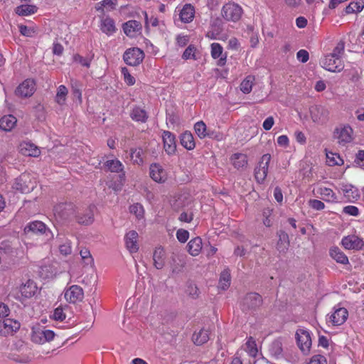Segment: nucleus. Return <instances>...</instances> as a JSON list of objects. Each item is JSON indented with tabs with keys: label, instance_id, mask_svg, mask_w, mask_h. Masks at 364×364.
<instances>
[{
	"label": "nucleus",
	"instance_id": "2eb2a0df",
	"mask_svg": "<svg viewBox=\"0 0 364 364\" xmlns=\"http://www.w3.org/2000/svg\"><path fill=\"white\" fill-rule=\"evenodd\" d=\"M164 148L168 154H173L176 150L175 136L168 131H164L163 134Z\"/></svg>",
	"mask_w": 364,
	"mask_h": 364
},
{
	"label": "nucleus",
	"instance_id": "e2e57ef3",
	"mask_svg": "<svg viewBox=\"0 0 364 364\" xmlns=\"http://www.w3.org/2000/svg\"><path fill=\"white\" fill-rule=\"evenodd\" d=\"M53 318L56 321H63L65 318V314L63 311V309L60 306L56 308L53 312Z\"/></svg>",
	"mask_w": 364,
	"mask_h": 364
},
{
	"label": "nucleus",
	"instance_id": "5701e85b",
	"mask_svg": "<svg viewBox=\"0 0 364 364\" xmlns=\"http://www.w3.org/2000/svg\"><path fill=\"white\" fill-rule=\"evenodd\" d=\"M137 238L138 233L134 230L129 231L128 233H127L125 236V242L127 248L131 252H136L139 250Z\"/></svg>",
	"mask_w": 364,
	"mask_h": 364
},
{
	"label": "nucleus",
	"instance_id": "69168bd1",
	"mask_svg": "<svg viewBox=\"0 0 364 364\" xmlns=\"http://www.w3.org/2000/svg\"><path fill=\"white\" fill-rule=\"evenodd\" d=\"M309 204L312 208L318 210H323L325 207V205L323 202L316 199L310 200L309 201Z\"/></svg>",
	"mask_w": 364,
	"mask_h": 364
},
{
	"label": "nucleus",
	"instance_id": "dca6fc26",
	"mask_svg": "<svg viewBox=\"0 0 364 364\" xmlns=\"http://www.w3.org/2000/svg\"><path fill=\"white\" fill-rule=\"evenodd\" d=\"M311 116L314 122L323 123L328 119V111L322 106H314L310 109Z\"/></svg>",
	"mask_w": 364,
	"mask_h": 364
},
{
	"label": "nucleus",
	"instance_id": "864d4df0",
	"mask_svg": "<svg viewBox=\"0 0 364 364\" xmlns=\"http://www.w3.org/2000/svg\"><path fill=\"white\" fill-rule=\"evenodd\" d=\"M80 255L87 264H91L93 263V258L92 257L90 252L88 249H82L80 252Z\"/></svg>",
	"mask_w": 364,
	"mask_h": 364
},
{
	"label": "nucleus",
	"instance_id": "7ed1b4c3",
	"mask_svg": "<svg viewBox=\"0 0 364 364\" xmlns=\"http://www.w3.org/2000/svg\"><path fill=\"white\" fill-rule=\"evenodd\" d=\"M35 183L30 173H23L16 178L13 188L21 193H27L34 188Z\"/></svg>",
	"mask_w": 364,
	"mask_h": 364
},
{
	"label": "nucleus",
	"instance_id": "20e7f679",
	"mask_svg": "<svg viewBox=\"0 0 364 364\" xmlns=\"http://www.w3.org/2000/svg\"><path fill=\"white\" fill-rule=\"evenodd\" d=\"M242 8L235 3H228L222 9L221 14L226 21H237L242 16Z\"/></svg>",
	"mask_w": 364,
	"mask_h": 364
},
{
	"label": "nucleus",
	"instance_id": "7c9ffc66",
	"mask_svg": "<svg viewBox=\"0 0 364 364\" xmlns=\"http://www.w3.org/2000/svg\"><path fill=\"white\" fill-rule=\"evenodd\" d=\"M130 117L133 120L140 122H146L148 119L146 112L139 107L133 108L130 113Z\"/></svg>",
	"mask_w": 364,
	"mask_h": 364
},
{
	"label": "nucleus",
	"instance_id": "b1692460",
	"mask_svg": "<svg viewBox=\"0 0 364 364\" xmlns=\"http://www.w3.org/2000/svg\"><path fill=\"white\" fill-rule=\"evenodd\" d=\"M141 29V23L135 20L129 21L123 24L124 32L129 37H134L136 33L139 31Z\"/></svg>",
	"mask_w": 364,
	"mask_h": 364
},
{
	"label": "nucleus",
	"instance_id": "774afa93",
	"mask_svg": "<svg viewBox=\"0 0 364 364\" xmlns=\"http://www.w3.org/2000/svg\"><path fill=\"white\" fill-rule=\"evenodd\" d=\"M355 163L359 166H364V150H360L355 155Z\"/></svg>",
	"mask_w": 364,
	"mask_h": 364
},
{
	"label": "nucleus",
	"instance_id": "8fccbe9b",
	"mask_svg": "<svg viewBox=\"0 0 364 364\" xmlns=\"http://www.w3.org/2000/svg\"><path fill=\"white\" fill-rule=\"evenodd\" d=\"M43 333V329L38 328L37 330H34L31 336L32 341L36 343H44V336Z\"/></svg>",
	"mask_w": 364,
	"mask_h": 364
},
{
	"label": "nucleus",
	"instance_id": "412c9836",
	"mask_svg": "<svg viewBox=\"0 0 364 364\" xmlns=\"http://www.w3.org/2000/svg\"><path fill=\"white\" fill-rule=\"evenodd\" d=\"M348 313L345 308H338L331 316L330 320L335 326L343 324L347 319Z\"/></svg>",
	"mask_w": 364,
	"mask_h": 364
},
{
	"label": "nucleus",
	"instance_id": "f8f14e48",
	"mask_svg": "<svg viewBox=\"0 0 364 364\" xmlns=\"http://www.w3.org/2000/svg\"><path fill=\"white\" fill-rule=\"evenodd\" d=\"M95 208V205H89L82 212H79L76 215L77 223L84 225L92 224L94 221Z\"/></svg>",
	"mask_w": 364,
	"mask_h": 364
},
{
	"label": "nucleus",
	"instance_id": "f704fd0d",
	"mask_svg": "<svg viewBox=\"0 0 364 364\" xmlns=\"http://www.w3.org/2000/svg\"><path fill=\"white\" fill-rule=\"evenodd\" d=\"M181 145L188 150H192L195 147L193 136L191 132H186L181 136Z\"/></svg>",
	"mask_w": 364,
	"mask_h": 364
},
{
	"label": "nucleus",
	"instance_id": "2f4dec72",
	"mask_svg": "<svg viewBox=\"0 0 364 364\" xmlns=\"http://www.w3.org/2000/svg\"><path fill=\"white\" fill-rule=\"evenodd\" d=\"M16 119L13 115H6L0 119V129L4 131H10L16 124Z\"/></svg>",
	"mask_w": 364,
	"mask_h": 364
},
{
	"label": "nucleus",
	"instance_id": "bb28decb",
	"mask_svg": "<svg viewBox=\"0 0 364 364\" xmlns=\"http://www.w3.org/2000/svg\"><path fill=\"white\" fill-rule=\"evenodd\" d=\"M269 353L277 359L283 357V345L280 339L274 341L269 348Z\"/></svg>",
	"mask_w": 364,
	"mask_h": 364
},
{
	"label": "nucleus",
	"instance_id": "ddd939ff",
	"mask_svg": "<svg viewBox=\"0 0 364 364\" xmlns=\"http://www.w3.org/2000/svg\"><path fill=\"white\" fill-rule=\"evenodd\" d=\"M35 90V84L33 80H26L20 84L15 90L16 95L22 97H31Z\"/></svg>",
	"mask_w": 364,
	"mask_h": 364
},
{
	"label": "nucleus",
	"instance_id": "5fc2aeb1",
	"mask_svg": "<svg viewBox=\"0 0 364 364\" xmlns=\"http://www.w3.org/2000/svg\"><path fill=\"white\" fill-rule=\"evenodd\" d=\"M246 346L250 354L255 355L257 353V348L256 347L255 341L252 337H250L246 343Z\"/></svg>",
	"mask_w": 364,
	"mask_h": 364
},
{
	"label": "nucleus",
	"instance_id": "0eeeda50",
	"mask_svg": "<svg viewBox=\"0 0 364 364\" xmlns=\"http://www.w3.org/2000/svg\"><path fill=\"white\" fill-rule=\"evenodd\" d=\"M296 338L299 348L304 353L308 354L311 346V338L309 333L304 329H298Z\"/></svg>",
	"mask_w": 364,
	"mask_h": 364
},
{
	"label": "nucleus",
	"instance_id": "4468645a",
	"mask_svg": "<svg viewBox=\"0 0 364 364\" xmlns=\"http://www.w3.org/2000/svg\"><path fill=\"white\" fill-rule=\"evenodd\" d=\"M341 243L348 250H360L364 245L363 240L354 235L343 237Z\"/></svg>",
	"mask_w": 364,
	"mask_h": 364
},
{
	"label": "nucleus",
	"instance_id": "c9c22d12",
	"mask_svg": "<svg viewBox=\"0 0 364 364\" xmlns=\"http://www.w3.org/2000/svg\"><path fill=\"white\" fill-rule=\"evenodd\" d=\"M231 159L232 161L233 166L236 168H243L247 164V156L244 154H234L232 156Z\"/></svg>",
	"mask_w": 364,
	"mask_h": 364
},
{
	"label": "nucleus",
	"instance_id": "9b49d317",
	"mask_svg": "<svg viewBox=\"0 0 364 364\" xmlns=\"http://www.w3.org/2000/svg\"><path fill=\"white\" fill-rule=\"evenodd\" d=\"M65 299L73 304L82 301L84 292L82 288L78 285H72L65 292Z\"/></svg>",
	"mask_w": 364,
	"mask_h": 364
},
{
	"label": "nucleus",
	"instance_id": "58836bf2",
	"mask_svg": "<svg viewBox=\"0 0 364 364\" xmlns=\"http://www.w3.org/2000/svg\"><path fill=\"white\" fill-rule=\"evenodd\" d=\"M36 11L37 7L34 5H21L16 9V13L19 16H28Z\"/></svg>",
	"mask_w": 364,
	"mask_h": 364
},
{
	"label": "nucleus",
	"instance_id": "0e129e2a",
	"mask_svg": "<svg viewBox=\"0 0 364 364\" xmlns=\"http://www.w3.org/2000/svg\"><path fill=\"white\" fill-rule=\"evenodd\" d=\"M297 59L301 63H306L309 59V54L306 50H300L296 53Z\"/></svg>",
	"mask_w": 364,
	"mask_h": 364
},
{
	"label": "nucleus",
	"instance_id": "6e6552de",
	"mask_svg": "<svg viewBox=\"0 0 364 364\" xmlns=\"http://www.w3.org/2000/svg\"><path fill=\"white\" fill-rule=\"evenodd\" d=\"M321 64L323 68L333 73H339L344 68V64L341 58L330 55L325 56L321 61Z\"/></svg>",
	"mask_w": 364,
	"mask_h": 364
},
{
	"label": "nucleus",
	"instance_id": "a211bd4d",
	"mask_svg": "<svg viewBox=\"0 0 364 364\" xmlns=\"http://www.w3.org/2000/svg\"><path fill=\"white\" fill-rule=\"evenodd\" d=\"M150 177L156 182L164 183L166 180L165 170L158 164H153L150 166Z\"/></svg>",
	"mask_w": 364,
	"mask_h": 364
},
{
	"label": "nucleus",
	"instance_id": "c756f323",
	"mask_svg": "<svg viewBox=\"0 0 364 364\" xmlns=\"http://www.w3.org/2000/svg\"><path fill=\"white\" fill-rule=\"evenodd\" d=\"M194 8L191 4H186L180 13V18L183 22L188 23L194 16Z\"/></svg>",
	"mask_w": 364,
	"mask_h": 364
},
{
	"label": "nucleus",
	"instance_id": "c03bdc74",
	"mask_svg": "<svg viewBox=\"0 0 364 364\" xmlns=\"http://www.w3.org/2000/svg\"><path fill=\"white\" fill-rule=\"evenodd\" d=\"M144 154L143 149L141 148H135L131 149L130 156L134 163L140 164L143 163V157Z\"/></svg>",
	"mask_w": 364,
	"mask_h": 364
},
{
	"label": "nucleus",
	"instance_id": "09e8293b",
	"mask_svg": "<svg viewBox=\"0 0 364 364\" xmlns=\"http://www.w3.org/2000/svg\"><path fill=\"white\" fill-rule=\"evenodd\" d=\"M210 25L213 29V32L211 33L212 36H213L214 32H215L216 34H218L223 30V21L220 17L213 18L211 21Z\"/></svg>",
	"mask_w": 364,
	"mask_h": 364
},
{
	"label": "nucleus",
	"instance_id": "49530a36",
	"mask_svg": "<svg viewBox=\"0 0 364 364\" xmlns=\"http://www.w3.org/2000/svg\"><path fill=\"white\" fill-rule=\"evenodd\" d=\"M68 94V89L64 85H60L58 88L56 97H55V101L59 105H63L65 101V97Z\"/></svg>",
	"mask_w": 364,
	"mask_h": 364
},
{
	"label": "nucleus",
	"instance_id": "f03ea898",
	"mask_svg": "<svg viewBox=\"0 0 364 364\" xmlns=\"http://www.w3.org/2000/svg\"><path fill=\"white\" fill-rule=\"evenodd\" d=\"M54 215L57 220L66 221L75 215V205L72 203H61L54 208Z\"/></svg>",
	"mask_w": 364,
	"mask_h": 364
},
{
	"label": "nucleus",
	"instance_id": "72a5a7b5",
	"mask_svg": "<svg viewBox=\"0 0 364 364\" xmlns=\"http://www.w3.org/2000/svg\"><path fill=\"white\" fill-rule=\"evenodd\" d=\"M223 47L217 43H213L211 45V55L213 58L219 59V65H223L225 63L226 56L223 57Z\"/></svg>",
	"mask_w": 364,
	"mask_h": 364
},
{
	"label": "nucleus",
	"instance_id": "6ab92c4d",
	"mask_svg": "<svg viewBox=\"0 0 364 364\" xmlns=\"http://www.w3.org/2000/svg\"><path fill=\"white\" fill-rule=\"evenodd\" d=\"M19 151L24 156L36 157L38 156L41 151L33 143L29 141H23L19 145Z\"/></svg>",
	"mask_w": 364,
	"mask_h": 364
},
{
	"label": "nucleus",
	"instance_id": "c85d7f7f",
	"mask_svg": "<svg viewBox=\"0 0 364 364\" xmlns=\"http://www.w3.org/2000/svg\"><path fill=\"white\" fill-rule=\"evenodd\" d=\"M330 256L338 263L343 264H348L347 256L337 247H332L330 250Z\"/></svg>",
	"mask_w": 364,
	"mask_h": 364
},
{
	"label": "nucleus",
	"instance_id": "ea45409f",
	"mask_svg": "<svg viewBox=\"0 0 364 364\" xmlns=\"http://www.w3.org/2000/svg\"><path fill=\"white\" fill-rule=\"evenodd\" d=\"M230 285V274L228 269H225L220 274L219 280V288L223 290L227 289Z\"/></svg>",
	"mask_w": 364,
	"mask_h": 364
},
{
	"label": "nucleus",
	"instance_id": "9d476101",
	"mask_svg": "<svg viewBox=\"0 0 364 364\" xmlns=\"http://www.w3.org/2000/svg\"><path fill=\"white\" fill-rule=\"evenodd\" d=\"M24 230L26 232H31L35 234H44L48 237V239L53 237V232L46 228V225L43 222L38 220L28 223L26 226Z\"/></svg>",
	"mask_w": 364,
	"mask_h": 364
},
{
	"label": "nucleus",
	"instance_id": "603ef678",
	"mask_svg": "<svg viewBox=\"0 0 364 364\" xmlns=\"http://www.w3.org/2000/svg\"><path fill=\"white\" fill-rule=\"evenodd\" d=\"M130 213L134 214L136 218H140L143 217L144 208L139 203L134 204L129 208Z\"/></svg>",
	"mask_w": 364,
	"mask_h": 364
},
{
	"label": "nucleus",
	"instance_id": "39448f33",
	"mask_svg": "<svg viewBox=\"0 0 364 364\" xmlns=\"http://www.w3.org/2000/svg\"><path fill=\"white\" fill-rule=\"evenodd\" d=\"M271 160V155L269 154H264L258 166L255 168V177L257 183H262L267 175L269 164Z\"/></svg>",
	"mask_w": 364,
	"mask_h": 364
},
{
	"label": "nucleus",
	"instance_id": "bf43d9fd",
	"mask_svg": "<svg viewBox=\"0 0 364 364\" xmlns=\"http://www.w3.org/2000/svg\"><path fill=\"white\" fill-rule=\"evenodd\" d=\"M73 58L75 62H77L82 65L85 66L87 68L90 67V61L92 60V58H84L80 55L79 54L75 55Z\"/></svg>",
	"mask_w": 364,
	"mask_h": 364
},
{
	"label": "nucleus",
	"instance_id": "052dcab7",
	"mask_svg": "<svg viewBox=\"0 0 364 364\" xmlns=\"http://www.w3.org/2000/svg\"><path fill=\"white\" fill-rule=\"evenodd\" d=\"M81 85L77 82H72V91L75 97L77 98L80 101H81Z\"/></svg>",
	"mask_w": 364,
	"mask_h": 364
},
{
	"label": "nucleus",
	"instance_id": "a18cd8bd",
	"mask_svg": "<svg viewBox=\"0 0 364 364\" xmlns=\"http://www.w3.org/2000/svg\"><path fill=\"white\" fill-rule=\"evenodd\" d=\"M105 166L112 172H119L122 171V164L119 160H109L105 163Z\"/></svg>",
	"mask_w": 364,
	"mask_h": 364
},
{
	"label": "nucleus",
	"instance_id": "473e14b6",
	"mask_svg": "<svg viewBox=\"0 0 364 364\" xmlns=\"http://www.w3.org/2000/svg\"><path fill=\"white\" fill-rule=\"evenodd\" d=\"M3 325H6L5 330L2 332L4 336L17 331L21 326L18 321L11 318H5V323H3Z\"/></svg>",
	"mask_w": 364,
	"mask_h": 364
},
{
	"label": "nucleus",
	"instance_id": "4d7b16f0",
	"mask_svg": "<svg viewBox=\"0 0 364 364\" xmlns=\"http://www.w3.org/2000/svg\"><path fill=\"white\" fill-rule=\"evenodd\" d=\"M344 43L343 41H340L334 48L333 53L329 55L333 57L340 58L341 55L344 52Z\"/></svg>",
	"mask_w": 364,
	"mask_h": 364
},
{
	"label": "nucleus",
	"instance_id": "37998d69",
	"mask_svg": "<svg viewBox=\"0 0 364 364\" xmlns=\"http://www.w3.org/2000/svg\"><path fill=\"white\" fill-rule=\"evenodd\" d=\"M254 80V76L248 75L240 84L241 91L245 94L250 93L252 90Z\"/></svg>",
	"mask_w": 364,
	"mask_h": 364
},
{
	"label": "nucleus",
	"instance_id": "4c0bfd02",
	"mask_svg": "<svg viewBox=\"0 0 364 364\" xmlns=\"http://www.w3.org/2000/svg\"><path fill=\"white\" fill-rule=\"evenodd\" d=\"M194 129L196 133L200 139H203L205 136L213 137V132H208L206 125L203 121H200L196 123Z\"/></svg>",
	"mask_w": 364,
	"mask_h": 364
},
{
	"label": "nucleus",
	"instance_id": "423d86ee",
	"mask_svg": "<svg viewBox=\"0 0 364 364\" xmlns=\"http://www.w3.org/2000/svg\"><path fill=\"white\" fill-rule=\"evenodd\" d=\"M144 58V52L138 48H129L127 50L123 55L124 62L128 65L131 66L139 65L143 61Z\"/></svg>",
	"mask_w": 364,
	"mask_h": 364
},
{
	"label": "nucleus",
	"instance_id": "de8ad7c7",
	"mask_svg": "<svg viewBox=\"0 0 364 364\" xmlns=\"http://www.w3.org/2000/svg\"><path fill=\"white\" fill-rule=\"evenodd\" d=\"M326 158L329 166H341L343 164V159L338 155L334 154L333 153H327Z\"/></svg>",
	"mask_w": 364,
	"mask_h": 364
},
{
	"label": "nucleus",
	"instance_id": "6e6d98bb",
	"mask_svg": "<svg viewBox=\"0 0 364 364\" xmlns=\"http://www.w3.org/2000/svg\"><path fill=\"white\" fill-rule=\"evenodd\" d=\"M196 48L193 45H190L186 50L185 51L183 52V59H196V56H195V51H196Z\"/></svg>",
	"mask_w": 364,
	"mask_h": 364
},
{
	"label": "nucleus",
	"instance_id": "aec40b11",
	"mask_svg": "<svg viewBox=\"0 0 364 364\" xmlns=\"http://www.w3.org/2000/svg\"><path fill=\"white\" fill-rule=\"evenodd\" d=\"M171 272L173 275L178 274L183 271L186 262L179 256L173 255L169 261Z\"/></svg>",
	"mask_w": 364,
	"mask_h": 364
},
{
	"label": "nucleus",
	"instance_id": "3c124183",
	"mask_svg": "<svg viewBox=\"0 0 364 364\" xmlns=\"http://www.w3.org/2000/svg\"><path fill=\"white\" fill-rule=\"evenodd\" d=\"M186 293L193 299H196L199 296V289L196 284L189 283L187 286Z\"/></svg>",
	"mask_w": 364,
	"mask_h": 364
},
{
	"label": "nucleus",
	"instance_id": "f3484780",
	"mask_svg": "<svg viewBox=\"0 0 364 364\" xmlns=\"http://www.w3.org/2000/svg\"><path fill=\"white\" fill-rule=\"evenodd\" d=\"M341 189L349 202L357 200L360 198L358 189L351 184L342 183L341 184Z\"/></svg>",
	"mask_w": 364,
	"mask_h": 364
},
{
	"label": "nucleus",
	"instance_id": "4be33fe9",
	"mask_svg": "<svg viewBox=\"0 0 364 364\" xmlns=\"http://www.w3.org/2000/svg\"><path fill=\"white\" fill-rule=\"evenodd\" d=\"M37 286L36 283L28 279L25 284H23L20 287V291L21 295L27 299L31 298L35 295L37 291Z\"/></svg>",
	"mask_w": 364,
	"mask_h": 364
},
{
	"label": "nucleus",
	"instance_id": "13d9d810",
	"mask_svg": "<svg viewBox=\"0 0 364 364\" xmlns=\"http://www.w3.org/2000/svg\"><path fill=\"white\" fill-rule=\"evenodd\" d=\"M176 237L179 242L184 243L189 237V232L186 230L179 229L176 232Z\"/></svg>",
	"mask_w": 364,
	"mask_h": 364
},
{
	"label": "nucleus",
	"instance_id": "f257e3e1",
	"mask_svg": "<svg viewBox=\"0 0 364 364\" xmlns=\"http://www.w3.org/2000/svg\"><path fill=\"white\" fill-rule=\"evenodd\" d=\"M262 304L261 295L255 292H250L242 298L240 307L243 312L251 313L256 311Z\"/></svg>",
	"mask_w": 364,
	"mask_h": 364
},
{
	"label": "nucleus",
	"instance_id": "393cba45",
	"mask_svg": "<svg viewBox=\"0 0 364 364\" xmlns=\"http://www.w3.org/2000/svg\"><path fill=\"white\" fill-rule=\"evenodd\" d=\"M166 255L164 250L161 247H156L153 254L154 266L157 269H161L165 265Z\"/></svg>",
	"mask_w": 364,
	"mask_h": 364
},
{
	"label": "nucleus",
	"instance_id": "e433bc0d",
	"mask_svg": "<svg viewBox=\"0 0 364 364\" xmlns=\"http://www.w3.org/2000/svg\"><path fill=\"white\" fill-rule=\"evenodd\" d=\"M101 30L103 33H105L107 35H110L115 32L116 28L114 20L109 17H106L105 18L102 19L101 23Z\"/></svg>",
	"mask_w": 364,
	"mask_h": 364
},
{
	"label": "nucleus",
	"instance_id": "a19ab883",
	"mask_svg": "<svg viewBox=\"0 0 364 364\" xmlns=\"http://www.w3.org/2000/svg\"><path fill=\"white\" fill-rule=\"evenodd\" d=\"M318 193L321 195L322 199L328 202H333L337 200L336 196L331 188L326 187L320 188Z\"/></svg>",
	"mask_w": 364,
	"mask_h": 364
},
{
	"label": "nucleus",
	"instance_id": "1a4fd4ad",
	"mask_svg": "<svg viewBox=\"0 0 364 364\" xmlns=\"http://www.w3.org/2000/svg\"><path fill=\"white\" fill-rule=\"evenodd\" d=\"M352 128L347 125L337 127L334 131L333 137L338 140L340 144L346 145L352 141Z\"/></svg>",
	"mask_w": 364,
	"mask_h": 364
},
{
	"label": "nucleus",
	"instance_id": "79ce46f5",
	"mask_svg": "<svg viewBox=\"0 0 364 364\" xmlns=\"http://www.w3.org/2000/svg\"><path fill=\"white\" fill-rule=\"evenodd\" d=\"M364 7V2L359 1L357 2L352 1L346 8V14H353L360 12Z\"/></svg>",
	"mask_w": 364,
	"mask_h": 364
},
{
	"label": "nucleus",
	"instance_id": "cd10ccee",
	"mask_svg": "<svg viewBox=\"0 0 364 364\" xmlns=\"http://www.w3.org/2000/svg\"><path fill=\"white\" fill-rule=\"evenodd\" d=\"M192 340L197 346H201L209 340L208 331L205 329H200L198 332H195L193 334Z\"/></svg>",
	"mask_w": 364,
	"mask_h": 364
},
{
	"label": "nucleus",
	"instance_id": "a878e982",
	"mask_svg": "<svg viewBox=\"0 0 364 364\" xmlns=\"http://www.w3.org/2000/svg\"><path fill=\"white\" fill-rule=\"evenodd\" d=\"M202 239L200 237H196L188 243V251L192 256H197L202 250Z\"/></svg>",
	"mask_w": 364,
	"mask_h": 364
},
{
	"label": "nucleus",
	"instance_id": "338daca9",
	"mask_svg": "<svg viewBox=\"0 0 364 364\" xmlns=\"http://www.w3.org/2000/svg\"><path fill=\"white\" fill-rule=\"evenodd\" d=\"M309 364H326V359L323 355H316L311 358Z\"/></svg>",
	"mask_w": 364,
	"mask_h": 364
},
{
	"label": "nucleus",
	"instance_id": "680f3d73",
	"mask_svg": "<svg viewBox=\"0 0 364 364\" xmlns=\"http://www.w3.org/2000/svg\"><path fill=\"white\" fill-rule=\"evenodd\" d=\"M122 73L124 75V80L129 85H132L135 83V79L130 75L127 68H122Z\"/></svg>",
	"mask_w": 364,
	"mask_h": 364
}]
</instances>
